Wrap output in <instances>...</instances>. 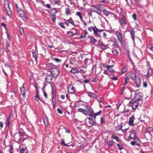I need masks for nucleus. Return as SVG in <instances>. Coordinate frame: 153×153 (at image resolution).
I'll list each match as a JSON object with an SVG mask.
<instances>
[{"instance_id": "1", "label": "nucleus", "mask_w": 153, "mask_h": 153, "mask_svg": "<svg viewBox=\"0 0 153 153\" xmlns=\"http://www.w3.org/2000/svg\"><path fill=\"white\" fill-rule=\"evenodd\" d=\"M88 30L90 31L91 32L92 30L94 31V35L97 37H100L101 36H100V33H101L102 31L103 30V29L100 30L98 29L97 27L95 26L94 28L93 27L91 26L88 27Z\"/></svg>"}, {"instance_id": "2", "label": "nucleus", "mask_w": 153, "mask_h": 153, "mask_svg": "<svg viewBox=\"0 0 153 153\" xmlns=\"http://www.w3.org/2000/svg\"><path fill=\"white\" fill-rule=\"evenodd\" d=\"M102 6L101 4L93 5L91 6L92 7L94 8L93 9L94 12L97 13L99 15H100L101 14V7Z\"/></svg>"}, {"instance_id": "3", "label": "nucleus", "mask_w": 153, "mask_h": 153, "mask_svg": "<svg viewBox=\"0 0 153 153\" xmlns=\"http://www.w3.org/2000/svg\"><path fill=\"white\" fill-rule=\"evenodd\" d=\"M51 73L54 78H56L59 74V71L57 68H53L51 69Z\"/></svg>"}, {"instance_id": "4", "label": "nucleus", "mask_w": 153, "mask_h": 153, "mask_svg": "<svg viewBox=\"0 0 153 153\" xmlns=\"http://www.w3.org/2000/svg\"><path fill=\"white\" fill-rule=\"evenodd\" d=\"M127 18L125 16H123L121 17L120 19V22L121 26L123 27L127 24Z\"/></svg>"}, {"instance_id": "5", "label": "nucleus", "mask_w": 153, "mask_h": 153, "mask_svg": "<svg viewBox=\"0 0 153 153\" xmlns=\"http://www.w3.org/2000/svg\"><path fill=\"white\" fill-rule=\"evenodd\" d=\"M118 40L121 44H122L123 41V36L122 34L118 31H117L116 32Z\"/></svg>"}, {"instance_id": "6", "label": "nucleus", "mask_w": 153, "mask_h": 153, "mask_svg": "<svg viewBox=\"0 0 153 153\" xmlns=\"http://www.w3.org/2000/svg\"><path fill=\"white\" fill-rule=\"evenodd\" d=\"M17 12L19 16L22 18L24 19L26 18L25 12L23 10H19Z\"/></svg>"}, {"instance_id": "7", "label": "nucleus", "mask_w": 153, "mask_h": 153, "mask_svg": "<svg viewBox=\"0 0 153 153\" xmlns=\"http://www.w3.org/2000/svg\"><path fill=\"white\" fill-rule=\"evenodd\" d=\"M142 94L141 92H139L136 94L134 96L136 100L137 101L141 100L143 97V95Z\"/></svg>"}, {"instance_id": "8", "label": "nucleus", "mask_w": 153, "mask_h": 153, "mask_svg": "<svg viewBox=\"0 0 153 153\" xmlns=\"http://www.w3.org/2000/svg\"><path fill=\"white\" fill-rule=\"evenodd\" d=\"M53 77L51 74H47L45 76V81L46 82L49 83L51 82L52 80Z\"/></svg>"}, {"instance_id": "9", "label": "nucleus", "mask_w": 153, "mask_h": 153, "mask_svg": "<svg viewBox=\"0 0 153 153\" xmlns=\"http://www.w3.org/2000/svg\"><path fill=\"white\" fill-rule=\"evenodd\" d=\"M4 66V69H3V71L5 75L6 76H7V75L6 72L5 71V70L7 72H8L10 70V68L9 65L7 64H5Z\"/></svg>"}, {"instance_id": "10", "label": "nucleus", "mask_w": 153, "mask_h": 153, "mask_svg": "<svg viewBox=\"0 0 153 153\" xmlns=\"http://www.w3.org/2000/svg\"><path fill=\"white\" fill-rule=\"evenodd\" d=\"M68 92L69 94H73L74 93V87L71 84L69 85L68 88Z\"/></svg>"}, {"instance_id": "11", "label": "nucleus", "mask_w": 153, "mask_h": 153, "mask_svg": "<svg viewBox=\"0 0 153 153\" xmlns=\"http://www.w3.org/2000/svg\"><path fill=\"white\" fill-rule=\"evenodd\" d=\"M135 82L137 86V87H140L141 85V79H140L137 76L136 78L134 79Z\"/></svg>"}, {"instance_id": "12", "label": "nucleus", "mask_w": 153, "mask_h": 153, "mask_svg": "<svg viewBox=\"0 0 153 153\" xmlns=\"http://www.w3.org/2000/svg\"><path fill=\"white\" fill-rule=\"evenodd\" d=\"M134 119L135 118L134 115H132L131 117L129 118L128 121L129 125L134 126V125L133 124V123Z\"/></svg>"}, {"instance_id": "13", "label": "nucleus", "mask_w": 153, "mask_h": 153, "mask_svg": "<svg viewBox=\"0 0 153 153\" xmlns=\"http://www.w3.org/2000/svg\"><path fill=\"white\" fill-rule=\"evenodd\" d=\"M129 106L132 107L133 109H136L138 106V102H135L134 103L128 104Z\"/></svg>"}, {"instance_id": "14", "label": "nucleus", "mask_w": 153, "mask_h": 153, "mask_svg": "<svg viewBox=\"0 0 153 153\" xmlns=\"http://www.w3.org/2000/svg\"><path fill=\"white\" fill-rule=\"evenodd\" d=\"M85 109L87 111V114L89 112H92L93 111V109L92 108L88 105H86L85 107Z\"/></svg>"}, {"instance_id": "15", "label": "nucleus", "mask_w": 153, "mask_h": 153, "mask_svg": "<svg viewBox=\"0 0 153 153\" xmlns=\"http://www.w3.org/2000/svg\"><path fill=\"white\" fill-rule=\"evenodd\" d=\"M86 93L90 97L96 98L97 96L94 94L92 93L91 92H86Z\"/></svg>"}, {"instance_id": "16", "label": "nucleus", "mask_w": 153, "mask_h": 153, "mask_svg": "<svg viewBox=\"0 0 153 153\" xmlns=\"http://www.w3.org/2000/svg\"><path fill=\"white\" fill-rule=\"evenodd\" d=\"M98 45L102 47V48L103 49H106V46L102 42V41L100 40H99V41Z\"/></svg>"}, {"instance_id": "17", "label": "nucleus", "mask_w": 153, "mask_h": 153, "mask_svg": "<svg viewBox=\"0 0 153 153\" xmlns=\"http://www.w3.org/2000/svg\"><path fill=\"white\" fill-rule=\"evenodd\" d=\"M114 66L113 65H107V69H108V71L113 73H115V71L111 68Z\"/></svg>"}, {"instance_id": "18", "label": "nucleus", "mask_w": 153, "mask_h": 153, "mask_svg": "<svg viewBox=\"0 0 153 153\" xmlns=\"http://www.w3.org/2000/svg\"><path fill=\"white\" fill-rule=\"evenodd\" d=\"M70 72L72 74H75L76 73H79V72L77 69L76 67L73 68Z\"/></svg>"}, {"instance_id": "19", "label": "nucleus", "mask_w": 153, "mask_h": 153, "mask_svg": "<svg viewBox=\"0 0 153 153\" xmlns=\"http://www.w3.org/2000/svg\"><path fill=\"white\" fill-rule=\"evenodd\" d=\"M129 80V78L128 77H126V78L125 83L122 85L123 86V87L121 88L122 91H123V90L124 89V87L126 85L127 83L128 82Z\"/></svg>"}, {"instance_id": "20", "label": "nucleus", "mask_w": 153, "mask_h": 153, "mask_svg": "<svg viewBox=\"0 0 153 153\" xmlns=\"http://www.w3.org/2000/svg\"><path fill=\"white\" fill-rule=\"evenodd\" d=\"M64 20L65 22L67 21L69 23L75 26L74 22L73 21L71 17L68 20H66V19H64Z\"/></svg>"}, {"instance_id": "21", "label": "nucleus", "mask_w": 153, "mask_h": 153, "mask_svg": "<svg viewBox=\"0 0 153 153\" xmlns=\"http://www.w3.org/2000/svg\"><path fill=\"white\" fill-rule=\"evenodd\" d=\"M122 128V124L121 123L117 124L115 126V128L116 130L119 131L121 130Z\"/></svg>"}, {"instance_id": "22", "label": "nucleus", "mask_w": 153, "mask_h": 153, "mask_svg": "<svg viewBox=\"0 0 153 153\" xmlns=\"http://www.w3.org/2000/svg\"><path fill=\"white\" fill-rule=\"evenodd\" d=\"M43 122L45 126H47L48 124V118L47 117H45L43 119Z\"/></svg>"}, {"instance_id": "23", "label": "nucleus", "mask_w": 153, "mask_h": 153, "mask_svg": "<svg viewBox=\"0 0 153 153\" xmlns=\"http://www.w3.org/2000/svg\"><path fill=\"white\" fill-rule=\"evenodd\" d=\"M88 38L90 40V42L94 44L97 41V40L92 36H89Z\"/></svg>"}, {"instance_id": "24", "label": "nucleus", "mask_w": 153, "mask_h": 153, "mask_svg": "<svg viewBox=\"0 0 153 153\" xmlns=\"http://www.w3.org/2000/svg\"><path fill=\"white\" fill-rule=\"evenodd\" d=\"M65 14L66 16H68L71 15V13L69 8H66L65 9Z\"/></svg>"}, {"instance_id": "25", "label": "nucleus", "mask_w": 153, "mask_h": 153, "mask_svg": "<svg viewBox=\"0 0 153 153\" xmlns=\"http://www.w3.org/2000/svg\"><path fill=\"white\" fill-rule=\"evenodd\" d=\"M76 15L79 16L81 20H83V17L82 15V13L80 12H77L76 13Z\"/></svg>"}, {"instance_id": "26", "label": "nucleus", "mask_w": 153, "mask_h": 153, "mask_svg": "<svg viewBox=\"0 0 153 153\" xmlns=\"http://www.w3.org/2000/svg\"><path fill=\"white\" fill-rule=\"evenodd\" d=\"M61 144L63 146H69L72 145V143L71 144V143H70L68 144H66L65 143L64 140H61Z\"/></svg>"}, {"instance_id": "27", "label": "nucleus", "mask_w": 153, "mask_h": 153, "mask_svg": "<svg viewBox=\"0 0 153 153\" xmlns=\"http://www.w3.org/2000/svg\"><path fill=\"white\" fill-rule=\"evenodd\" d=\"M152 74V70L151 68H149L147 70V76L149 77Z\"/></svg>"}, {"instance_id": "28", "label": "nucleus", "mask_w": 153, "mask_h": 153, "mask_svg": "<svg viewBox=\"0 0 153 153\" xmlns=\"http://www.w3.org/2000/svg\"><path fill=\"white\" fill-rule=\"evenodd\" d=\"M20 97L22 100H24L25 97V92H21Z\"/></svg>"}, {"instance_id": "29", "label": "nucleus", "mask_w": 153, "mask_h": 153, "mask_svg": "<svg viewBox=\"0 0 153 153\" xmlns=\"http://www.w3.org/2000/svg\"><path fill=\"white\" fill-rule=\"evenodd\" d=\"M51 58L52 60L54 61L57 62H59L61 61V59H60L58 58H55L52 56L51 57Z\"/></svg>"}, {"instance_id": "30", "label": "nucleus", "mask_w": 153, "mask_h": 153, "mask_svg": "<svg viewBox=\"0 0 153 153\" xmlns=\"http://www.w3.org/2000/svg\"><path fill=\"white\" fill-rule=\"evenodd\" d=\"M78 111L81 112L83 113L84 114L86 115L87 114V111L85 109H84L81 108H79L78 109Z\"/></svg>"}, {"instance_id": "31", "label": "nucleus", "mask_w": 153, "mask_h": 153, "mask_svg": "<svg viewBox=\"0 0 153 153\" xmlns=\"http://www.w3.org/2000/svg\"><path fill=\"white\" fill-rule=\"evenodd\" d=\"M111 138L112 139H115L117 142H119L120 141V139L117 136L112 135L111 136Z\"/></svg>"}, {"instance_id": "32", "label": "nucleus", "mask_w": 153, "mask_h": 153, "mask_svg": "<svg viewBox=\"0 0 153 153\" xmlns=\"http://www.w3.org/2000/svg\"><path fill=\"white\" fill-rule=\"evenodd\" d=\"M114 142L112 140L109 141L108 143V146L109 147H111L114 144Z\"/></svg>"}, {"instance_id": "33", "label": "nucleus", "mask_w": 153, "mask_h": 153, "mask_svg": "<svg viewBox=\"0 0 153 153\" xmlns=\"http://www.w3.org/2000/svg\"><path fill=\"white\" fill-rule=\"evenodd\" d=\"M111 51L113 53L114 55H117L118 54V52L117 50L114 49L113 48Z\"/></svg>"}, {"instance_id": "34", "label": "nucleus", "mask_w": 153, "mask_h": 153, "mask_svg": "<svg viewBox=\"0 0 153 153\" xmlns=\"http://www.w3.org/2000/svg\"><path fill=\"white\" fill-rule=\"evenodd\" d=\"M76 59L75 57H73L71 59V60L69 62L70 64H73V63L75 62L76 61Z\"/></svg>"}, {"instance_id": "35", "label": "nucleus", "mask_w": 153, "mask_h": 153, "mask_svg": "<svg viewBox=\"0 0 153 153\" xmlns=\"http://www.w3.org/2000/svg\"><path fill=\"white\" fill-rule=\"evenodd\" d=\"M127 70V67L125 65L123 68L122 71V73H126Z\"/></svg>"}, {"instance_id": "36", "label": "nucleus", "mask_w": 153, "mask_h": 153, "mask_svg": "<svg viewBox=\"0 0 153 153\" xmlns=\"http://www.w3.org/2000/svg\"><path fill=\"white\" fill-rule=\"evenodd\" d=\"M88 123L91 126L93 125L94 124V122L93 120L92 119H91L90 118H88Z\"/></svg>"}, {"instance_id": "37", "label": "nucleus", "mask_w": 153, "mask_h": 153, "mask_svg": "<svg viewBox=\"0 0 153 153\" xmlns=\"http://www.w3.org/2000/svg\"><path fill=\"white\" fill-rule=\"evenodd\" d=\"M51 17L53 21L54 22H55L56 20V16L55 15L52 13L51 14Z\"/></svg>"}, {"instance_id": "38", "label": "nucleus", "mask_w": 153, "mask_h": 153, "mask_svg": "<svg viewBox=\"0 0 153 153\" xmlns=\"http://www.w3.org/2000/svg\"><path fill=\"white\" fill-rule=\"evenodd\" d=\"M40 99V97L39 95V93L38 92L36 93V95L35 96V99L36 100L38 101Z\"/></svg>"}, {"instance_id": "39", "label": "nucleus", "mask_w": 153, "mask_h": 153, "mask_svg": "<svg viewBox=\"0 0 153 153\" xmlns=\"http://www.w3.org/2000/svg\"><path fill=\"white\" fill-rule=\"evenodd\" d=\"M136 140L135 141L136 145H138L140 144L141 142L140 140L138 138H135Z\"/></svg>"}, {"instance_id": "40", "label": "nucleus", "mask_w": 153, "mask_h": 153, "mask_svg": "<svg viewBox=\"0 0 153 153\" xmlns=\"http://www.w3.org/2000/svg\"><path fill=\"white\" fill-rule=\"evenodd\" d=\"M9 149L10 150V153H13L14 150L13 149V146L11 145H9Z\"/></svg>"}, {"instance_id": "41", "label": "nucleus", "mask_w": 153, "mask_h": 153, "mask_svg": "<svg viewBox=\"0 0 153 153\" xmlns=\"http://www.w3.org/2000/svg\"><path fill=\"white\" fill-rule=\"evenodd\" d=\"M130 75L131 77L133 79H134L135 78H136L137 76H136V74H134L133 73H131L130 74Z\"/></svg>"}, {"instance_id": "42", "label": "nucleus", "mask_w": 153, "mask_h": 153, "mask_svg": "<svg viewBox=\"0 0 153 153\" xmlns=\"http://www.w3.org/2000/svg\"><path fill=\"white\" fill-rule=\"evenodd\" d=\"M33 56L35 59V60H36L37 59V54L35 52H32Z\"/></svg>"}, {"instance_id": "43", "label": "nucleus", "mask_w": 153, "mask_h": 153, "mask_svg": "<svg viewBox=\"0 0 153 153\" xmlns=\"http://www.w3.org/2000/svg\"><path fill=\"white\" fill-rule=\"evenodd\" d=\"M10 116H9L7 118V125L8 126H10Z\"/></svg>"}, {"instance_id": "44", "label": "nucleus", "mask_w": 153, "mask_h": 153, "mask_svg": "<svg viewBox=\"0 0 153 153\" xmlns=\"http://www.w3.org/2000/svg\"><path fill=\"white\" fill-rule=\"evenodd\" d=\"M135 102H137V101L136 100V99H135V97H134L133 99L132 100H131V101L130 102L129 104H131V103H134Z\"/></svg>"}, {"instance_id": "45", "label": "nucleus", "mask_w": 153, "mask_h": 153, "mask_svg": "<svg viewBox=\"0 0 153 153\" xmlns=\"http://www.w3.org/2000/svg\"><path fill=\"white\" fill-rule=\"evenodd\" d=\"M136 17L137 15L135 13H134L132 15V17L135 21H137Z\"/></svg>"}, {"instance_id": "46", "label": "nucleus", "mask_w": 153, "mask_h": 153, "mask_svg": "<svg viewBox=\"0 0 153 153\" xmlns=\"http://www.w3.org/2000/svg\"><path fill=\"white\" fill-rule=\"evenodd\" d=\"M101 110H100L98 112L95 113V114H94V118H96V116L100 115L101 114Z\"/></svg>"}, {"instance_id": "47", "label": "nucleus", "mask_w": 153, "mask_h": 153, "mask_svg": "<svg viewBox=\"0 0 153 153\" xmlns=\"http://www.w3.org/2000/svg\"><path fill=\"white\" fill-rule=\"evenodd\" d=\"M103 12L106 16H108L109 14V12L105 10H104Z\"/></svg>"}, {"instance_id": "48", "label": "nucleus", "mask_w": 153, "mask_h": 153, "mask_svg": "<svg viewBox=\"0 0 153 153\" xmlns=\"http://www.w3.org/2000/svg\"><path fill=\"white\" fill-rule=\"evenodd\" d=\"M20 91L21 93L25 92V89L24 85H23L20 88Z\"/></svg>"}, {"instance_id": "49", "label": "nucleus", "mask_w": 153, "mask_h": 153, "mask_svg": "<svg viewBox=\"0 0 153 153\" xmlns=\"http://www.w3.org/2000/svg\"><path fill=\"white\" fill-rule=\"evenodd\" d=\"M16 11L17 12H18V11L19 10H20L21 9V7H20V6L17 4H16Z\"/></svg>"}, {"instance_id": "50", "label": "nucleus", "mask_w": 153, "mask_h": 153, "mask_svg": "<svg viewBox=\"0 0 153 153\" xmlns=\"http://www.w3.org/2000/svg\"><path fill=\"white\" fill-rule=\"evenodd\" d=\"M153 130V128L152 127H148V128L147 131V132H151Z\"/></svg>"}, {"instance_id": "51", "label": "nucleus", "mask_w": 153, "mask_h": 153, "mask_svg": "<svg viewBox=\"0 0 153 153\" xmlns=\"http://www.w3.org/2000/svg\"><path fill=\"white\" fill-rule=\"evenodd\" d=\"M21 153H28L26 150L24 148L20 150Z\"/></svg>"}, {"instance_id": "52", "label": "nucleus", "mask_w": 153, "mask_h": 153, "mask_svg": "<svg viewBox=\"0 0 153 153\" xmlns=\"http://www.w3.org/2000/svg\"><path fill=\"white\" fill-rule=\"evenodd\" d=\"M59 25L63 28H65V26H64V24L63 23H59Z\"/></svg>"}, {"instance_id": "53", "label": "nucleus", "mask_w": 153, "mask_h": 153, "mask_svg": "<svg viewBox=\"0 0 153 153\" xmlns=\"http://www.w3.org/2000/svg\"><path fill=\"white\" fill-rule=\"evenodd\" d=\"M19 32L21 34H22L24 33V30L23 27L19 28Z\"/></svg>"}, {"instance_id": "54", "label": "nucleus", "mask_w": 153, "mask_h": 153, "mask_svg": "<svg viewBox=\"0 0 153 153\" xmlns=\"http://www.w3.org/2000/svg\"><path fill=\"white\" fill-rule=\"evenodd\" d=\"M126 2H127V4L130 7H131L132 6V5L133 4V3L132 2V0H131V2H130V3H128V0H125Z\"/></svg>"}, {"instance_id": "55", "label": "nucleus", "mask_w": 153, "mask_h": 153, "mask_svg": "<svg viewBox=\"0 0 153 153\" xmlns=\"http://www.w3.org/2000/svg\"><path fill=\"white\" fill-rule=\"evenodd\" d=\"M103 97H100V99L98 100V101L99 103L100 102L103 103Z\"/></svg>"}, {"instance_id": "56", "label": "nucleus", "mask_w": 153, "mask_h": 153, "mask_svg": "<svg viewBox=\"0 0 153 153\" xmlns=\"http://www.w3.org/2000/svg\"><path fill=\"white\" fill-rule=\"evenodd\" d=\"M41 53H42V54H44V53H46V51L45 50V49L43 48H42L41 49Z\"/></svg>"}, {"instance_id": "57", "label": "nucleus", "mask_w": 153, "mask_h": 153, "mask_svg": "<svg viewBox=\"0 0 153 153\" xmlns=\"http://www.w3.org/2000/svg\"><path fill=\"white\" fill-rule=\"evenodd\" d=\"M143 86L145 88H146L147 87V84L146 82H143Z\"/></svg>"}, {"instance_id": "58", "label": "nucleus", "mask_w": 153, "mask_h": 153, "mask_svg": "<svg viewBox=\"0 0 153 153\" xmlns=\"http://www.w3.org/2000/svg\"><path fill=\"white\" fill-rule=\"evenodd\" d=\"M100 124H104V120H103V119L102 117H101L100 118Z\"/></svg>"}, {"instance_id": "59", "label": "nucleus", "mask_w": 153, "mask_h": 153, "mask_svg": "<svg viewBox=\"0 0 153 153\" xmlns=\"http://www.w3.org/2000/svg\"><path fill=\"white\" fill-rule=\"evenodd\" d=\"M89 113L90 114H89V116L91 117H93L94 116V111L93 110V111L92 113L89 112Z\"/></svg>"}, {"instance_id": "60", "label": "nucleus", "mask_w": 153, "mask_h": 153, "mask_svg": "<svg viewBox=\"0 0 153 153\" xmlns=\"http://www.w3.org/2000/svg\"><path fill=\"white\" fill-rule=\"evenodd\" d=\"M52 102H53V104L54 103H55V104H56V98L54 97H53L52 99Z\"/></svg>"}, {"instance_id": "61", "label": "nucleus", "mask_w": 153, "mask_h": 153, "mask_svg": "<svg viewBox=\"0 0 153 153\" xmlns=\"http://www.w3.org/2000/svg\"><path fill=\"white\" fill-rule=\"evenodd\" d=\"M117 146L119 149L120 150H121L123 149V148L120 146V145L118 144H117Z\"/></svg>"}, {"instance_id": "62", "label": "nucleus", "mask_w": 153, "mask_h": 153, "mask_svg": "<svg viewBox=\"0 0 153 153\" xmlns=\"http://www.w3.org/2000/svg\"><path fill=\"white\" fill-rule=\"evenodd\" d=\"M57 111L58 113L60 114H62V111L61 110V109L59 108H58L57 109Z\"/></svg>"}, {"instance_id": "63", "label": "nucleus", "mask_w": 153, "mask_h": 153, "mask_svg": "<svg viewBox=\"0 0 153 153\" xmlns=\"http://www.w3.org/2000/svg\"><path fill=\"white\" fill-rule=\"evenodd\" d=\"M134 136V134L133 133H131L130 135H129V137L130 138L132 139H133L134 137H133Z\"/></svg>"}, {"instance_id": "64", "label": "nucleus", "mask_w": 153, "mask_h": 153, "mask_svg": "<svg viewBox=\"0 0 153 153\" xmlns=\"http://www.w3.org/2000/svg\"><path fill=\"white\" fill-rule=\"evenodd\" d=\"M130 33L131 34V35H133L134 34V30H131L130 31Z\"/></svg>"}]
</instances>
